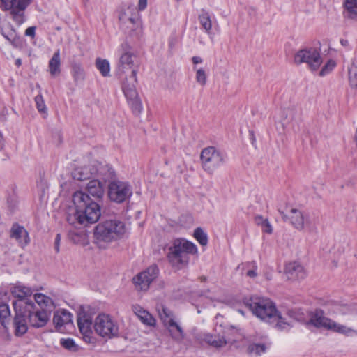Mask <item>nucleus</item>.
<instances>
[{"mask_svg": "<svg viewBox=\"0 0 357 357\" xmlns=\"http://www.w3.org/2000/svg\"><path fill=\"white\" fill-rule=\"evenodd\" d=\"M36 27L33 26L28 27L25 31V36L34 38L36 36Z\"/></svg>", "mask_w": 357, "mask_h": 357, "instance_id": "nucleus-45", "label": "nucleus"}, {"mask_svg": "<svg viewBox=\"0 0 357 357\" xmlns=\"http://www.w3.org/2000/svg\"><path fill=\"white\" fill-rule=\"evenodd\" d=\"M73 206L68 208L66 221L75 227H87L96 223L101 215L100 206L89 194L77 191L73 195Z\"/></svg>", "mask_w": 357, "mask_h": 357, "instance_id": "nucleus-1", "label": "nucleus"}, {"mask_svg": "<svg viewBox=\"0 0 357 357\" xmlns=\"http://www.w3.org/2000/svg\"><path fill=\"white\" fill-rule=\"evenodd\" d=\"M96 66L102 76L107 77L109 75L110 68L107 60L98 58L96 61Z\"/></svg>", "mask_w": 357, "mask_h": 357, "instance_id": "nucleus-32", "label": "nucleus"}, {"mask_svg": "<svg viewBox=\"0 0 357 357\" xmlns=\"http://www.w3.org/2000/svg\"><path fill=\"white\" fill-rule=\"evenodd\" d=\"M288 315L289 317L298 321H303L305 320L303 312H300L299 310H292L288 312Z\"/></svg>", "mask_w": 357, "mask_h": 357, "instance_id": "nucleus-43", "label": "nucleus"}, {"mask_svg": "<svg viewBox=\"0 0 357 357\" xmlns=\"http://www.w3.org/2000/svg\"><path fill=\"white\" fill-rule=\"evenodd\" d=\"M200 280L202 282H205L206 280V278L204 276H202V277H200Z\"/></svg>", "mask_w": 357, "mask_h": 357, "instance_id": "nucleus-56", "label": "nucleus"}, {"mask_svg": "<svg viewBox=\"0 0 357 357\" xmlns=\"http://www.w3.org/2000/svg\"><path fill=\"white\" fill-rule=\"evenodd\" d=\"M197 253L195 244L184 238H176L167 248V258L173 268L181 270L188 265L190 255Z\"/></svg>", "mask_w": 357, "mask_h": 357, "instance_id": "nucleus-3", "label": "nucleus"}, {"mask_svg": "<svg viewBox=\"0 0 357 357\" xmlns=\"http://www.w3.org/2000/svg\"><path fill=\"white\" fill-rule=\"evenodd\" d=\"M131 46L127 42H124L121 45V55L117 66V73L119 75H122L126 73V70L137 69L138 65L135 64L137 56L131 52Z\"/></svg>", "mask_w": 357, "mask_h": 357, "instance_id": "nucleus-14", "label": "nucleus"}, {"mask_svg": "<svg viewBox=\"0 0 357 357\" xmlns=\"http://www.w3.org/2000/svg\"><path fill=\"white\" fill-rule=\"evenodd\" d=\"M198 18L202 28L206 31V32L209 33L212 28L209 13L205 10L202 9L199 14Z\"/></svg>", "mask_w": 357, "mask_h": 357, "instance_id": "nucleus-30", "label": "nucleus"}, {"mask_svg": "<svg viewBox=\"0 0 357 357\" xmlns=\"http://www.w3.org/2000/svg\"><path fill=\"white\" fill-rule=\"evenodd\" d=\"M340 42H341V44H342V45H344V46H345V45H347L348 44V41H347V40H341V41H340Z\"/></svg>", "mask_w": 357, "mask_h": 357, "instance_id": "nucleus-55", "label": "nucleus"}, {"mask_svg": "<svg viewBox=\"0 0 357 357\" xmlns=\"http://www.w3.org/2000/svg\"><path fill=\"white\" fill-rule=\"evenodd\" d=\"M23 301L15 303V317L13 321L14 333L16 336L20 337L28 331L29 321L26 313L24 312Z\"/></svg>", "mask_w": 357, "mask_h": 357, "instance_id": "nucleus-17", "label": "nucleus"}, {"mask_svg": "<svg viewBox=\"0 0 357 357\" xmlns=\"http://www.w3.org/2000/svg\"><path fill=\"white\" fill-rule=\"evenodd\" d=\"M15 64L18 66H20L21 64H22V61H21V59H17L16 61H15Z\"/></svg>", "mask_w": 357, "mask_h": 357, "instance_id": "nucleus-54", "label": "nucleus"}, {"mask_svg": "<svg viewBox=\"0 0 357 357\" xmlns=\"http://www.w3.org/2000/svg\"><path fill=\"white\" fill-rule=\"evenodd\" d=\"M250 135H251V136H252V143H253V142H254V141H255L253 132H250Z\"/></svg>", "mask_w": 357, "mask_h": 357, "instance_id": "nucleus-57", "label": "nucleus"}, {"mask_svg": "<svg viewBox=\"0 0 357 357\" xmlns=\"http://www.w3.org/2000/svg\"><path fill=\"white\" fill-rule=\"evenodd\" d=\"M1 33L13 47H21L22 46L21 38L11 24L2 26L1 28Z\"/></svg>", "mask_w": 357, "mask_h": 357, "instance_id": "nucleus-23", "label": "nucleus"}, {"mask_svg": "<svg viewBox=\"0 0 357 357\" xmlns=\"http://www.w3.org/2000/svg\"><path fill=\"white\" fill-rule=\"evenodd\" d=\"M286 113L287 118L288 117V115H289L291 119H294L296 116V114H298V111L295 108H291L287 109Z\"/></svg>", "mask_w": 357, "mask_h": 357, "instance_id": "nucleus-47", "label": "nucleus"}, {"mask_svg": "<svg viewBox=\"0 0 357 357\" xmlns=\"http://www.w3.org/2000/svg\"><path fill=\"white\" fill-rule=\"evenodd\" d=\"M244 304L260 319L267 322L276 321V326L281 331H287L292 326L291 323L280 315L275 304L268 298L250 297L244 301Z\"/></svg>", "mask_w": 357, "mask_h": 357, "instance_id": "nucleus-2", "label": "nucleus"}, {"mask_svg": "<svg viewBox=\"0 0 357 357\" xmlns=\"http://www.w3.org/2000/svg\"><path fill=\"white\" fill-rule=\"evenodd\" d=\"M33 302L36 303V305H37L38 307H43L41 306L42 304L45 307H47L52 303L50 297L46 296L42 294H36L35 295Z\"/></svg>", "mask_w": 357, "mask_h": 357, "instance_id": "nucleus-35", "label": "nucleus"}, {"mask_svg": "<svg viewBox=\"0 0 357 357\" xmlns=\"http://www.w3.org/2000/svg\"><path fill=\"white\" fill-rule=\"evenodd\" d=\"M278 212L284 222H288L298 231H303L305 228L308 229L310 231L316 230L315 227L311 225L309 217L297 208H291L288 213L280 209Z\"/></svg>", "mask_w": 357, "mask_h": 357, "instance_id": "nucleus-11", "label": "nucleus"}, {"mask_svg": "<svg viewBox=\"0 0 357 357\" xmlns=\"http://www.w3.org/2000/svg\"><path fill=\"white\" fill-rule=\"evenodd\" d=\"M132 195V188L127 182L114 181L109 184L108 195L113 202L122 203L129 199Z\"/></svg>", "mask_w": 357, "mask_h": 357, "instance_id": "nucleus-15", "label": "nucleus"}, {"mask_svg": "<svg viewBox=\"0 0 357 357\" xmlns=\"http://www.w3.org/2000/svg\"><path fill=\"white\" fill-rule=\"evenodd\" d=\"M267 219H264L261 215H256L255 218V222L258 225H263L265 222L267 221Z\"/></svg>", "mask_w": 357, "mask_h": 357, "instance_id": "nucleus-49", "label": "nucleus"}, {"mask_svg": "<svg viewBox=\"0 0 357 357\" xmlns=\"http://www.w3.org/2000/svg\"><path fill=\"white\" fill-rule=\"evenodd\" d=\"M147 6V0H139L138 2V9L139 10H143L146 8Z\"/></svg>", "mask_w": 357, "mask_h": 357, "instance_id": "nucleus-50", "label": "nucleus"}, {"mask_svg": "<svg viewBox=\"0 0 357 357\" xmlns=\"http://www.w3.org/2000/svg\"><path fill=\"white\" fill-rule=\"evenodd\" d=\"M159 275V268L157 265L152 264L146 270L139 273L132 279L134 284L137 289L146 291L150 284L158 278Z\"/></svg>", "mask_w": 357, "mask_h": 357, "instance_id": "nucleus-16", "label": "nucleus"}, {"mask_svg": "<svg viewBox=\"0 0 357 357\" xmlns=\"http://www.w3.org/2000/svg\"><path fill=\"white\" fill-rule=\"evenodd\" d=\"M11 294L17 298L13 301V307H15V303H18L20 301L26 303V305L33 302V300L30 298L33 294L32 290L27 287L22 285L15 286L11 289Z\"/></svg>", "mask_w": 357, "mask_h": 357, "instance_id": "nucleus-19", "label": "nucleus"}, {"mask_svg": "<svg viewBox=\"0 0 357 357\" xmlns=\"http://www.w3.org/2000/svg\"><path fill=\"white\" fill-rule=\"evenodd\" d=\"M200 160L203 169L209 174L225 165L227 161V155L225 152L214 146H208L202 149Z\"/></svg>", "mask_w": 357, "mask_h": 357, "instance_id": "nucleus-6", "label": "nucleus"}, {"mask_svg": "<svg viewBox=\"0 0 357 357\" xmlns=\"http://www.w3.org/2000/svg\"><path fill=\"white\" fill-rule=\"evenodd\" d=\"M132 311L143 324L150 326H153L155 325L156 321L155 318L148 311L143 309L140 305H133Z\"/></svg>", "mask_w": 357, "mask_h": 357, "instance_id": "nucleus-24", "label": "nucleus"}, {"mask_svg": "<svg viewBox=\"0 0 357 357\" xmlns=\"http://www.w3.org/2000/svg\"><path fill=\"white\" fill-rule=\"evenodd\" d=\"M160 317L172 338L176 342H181L185 337L184 331L175 321L173 312L167 307H162Z\"/></svg>", "mask_w": 357, "mask_h": 357, "instance_id": "nucleus-13", "label": "nucleus"}, {"mask_svg": "<svg viewBox=\"0 0 357 357\" xmlns=\"http://www.w3.org/2000/svg\"><path fill=\"white\" fill-rule=\"evenodd\" d=\"M285 273L289 280H302L306 276L303 266L296 261L289 263L285 266Z\"/></svg>", "mask_w": 357, "mask_h": 357, "instance_id": "nucleus-22", "label": "nucleus"}, {"mask_svg": "<svg viewBox=\"0 0 357 357\" xmlns=\"http://www.w3.org/2000/svg\"><path fill=\"white\" fill-rule=\"evenodd\" d=\"M238 312H239L240 313H241L242 314H243V310H238Z\"/></svg>", "mask_w": 357, "mask_h": 357, "instance_id": "nucleus-58", "label": "nucleus"}, {"mask_svg": "<svg viewBox=\"0 0 357 357\" xmlns=\"http://www.w3.org/2000/svg\"><path fill=\"white\" fill-rule=\"evenodd\" d=\"M10 314L9 307L6 303L0 304V323L6 328L7 320Z\"/></svg>", "mask_w": 357, "mask_h": 357, "instance_id": "nucleus-33", "label": "nucleus"}, {"mask_svg": "<svg viewBox=\"0 0 357 357\" xmlns=\"http://www.w3.org/2000/svg\"><path fill=\"white\" fill-rule=\"evenodd\" d=\"M24 312L26 313L29 324L33 328H41L45 326L50 316V310L38 307L34 302L26 305L23 302Z\"/></svg>", "mask_w": 357, "mask_h": 357, "instance_id": "nucleus-10", "label": "nucleus"}, {"mask_svg": "<svg viewBox=\"0 0 357 357\" xmlns=\"http://www.w3.org/2000/svg\"><path fill=\"white\" fill-rule=\"evenodd\" d=\"M195 79L197 82L202 86H204L206 84L207 77L204 69L199 68L196 70Z\"/></svg>", "mask_w": 357, "mask_h": 357, "instance_id": "nucleus-41", "label": "nucleus"}, {"mask_svg": "<svg viewBox=\"0 0 357 357\" xmlns=\"http://www.w3.org/2000/svg\"><path fill=\"white\" fill-rule=\"evenodd\" d=\"M219 328L220 330L218 332L215 328L214 333L204 334L202 340L209 345L216 348L224 347L227 344V341L221 326Z\"/></svg>", "mask_w": 357, "mask_h": 357, "instance_id": "nucleus-20", "label": "nucleus"}, {"mask_svg": "<svg viewBox=\"0 0 357 357\" xmlns=\"http://www.w3.org/2000/svg\"><path fill=\"white\" fill-rule=\"evenodd\" d=\"M31 0H0L2 10L8 11L10 18L20 26L26 21L25 10Z\"/></svg>", "mask_w": 357, "mask_h": 357, "instance_id": "nucleus-9", "label": "nucleus"}, {"mask_svg": "<svg viewBox=\"0 0 357 357\" xmlns=\"http://www.w3.org/2000/svg\"><path fill=\"white\" fill-rule=\"evenodd\" d=\"M249 265L252 267V269L247 271L245 274L247 276H248L250 278H255L257 275V267L255 262H252Z\"/></svg>", "mask_w": 357, "mask_h": 357, "instance_id": "nucleus-44", "label": "nucleus"}, {"mask_svg": "<svg viewBox=\"0 0 357 357\" xmlns=\"http://www.w3.org/2000/svg\"><path fill=\"white\" fill-rule=\"evenodd\" d=\"M309 323L317 328H324L346 336L357 335L356 330L337 323L325 317L324 312L321 309H316L310 312Z\"/></svg>", "mask_w": 357, "mask_h": 357, "instance_id": "nucleus-4", "label": "nucleus"}, {"mask_svg": "<svg viewBox=\"0 0 357 357\" xmlns=\"http://www.w3.org/2000/svg\"><path fill=\"white\" fill-rule=\"evenodd\" d=\"M3 145H4V143H3V135H2L1 132H0V151L2 150Z\"/></svg>", "mask_w": 357, "mask_h": 357, "instance_id": "nucleus-53", "label": "nucleus"}, {"mask_svg": "<svg viewBox=\"0 0 357 357\" xmlns=\"http://www.w3.org/2000/svg\"><path fill=\"white\" fill-rule=\"evenodd\" d=\"M127 100L132 112L135 114L138 115L139 114L141 113L142 110V105L141 100H139L138 96L134 98H128L127 99Z\"/></svg>", "mask_w": 357, "mask_h": 357, "instance_id": "nucleus-34", "label": "nucleus"}, {"mask_svg": "<svg viewBox=\"0 0 357 357\" xmlns=\"http://www.w3.org/2000/svg\"><path fill=\"white\" fill-rule=\"evenodd\" d=\"M49 72L52 77H56L61 73L60 51L55 52L48 63Z\"/></svg>", "mask_w": 357, "mask_h": 357, "instance_id": "nucleus-26", "label": "nucleus"}, {"mask_svg": "<svg viewBox=\"0 0 357 357\" xmlns=\"http://www.w3.org/2000/svg\"><path fill=\"white\" fill-rule=\"evenodd\" d=\"M72 321V314L66 310L56 312L53 317L54 324L56 327H61L70 323Z\"/></svg>", "mask_w": 357, "mask_h": 357, "instance_id": "nucleus-27", "label": "nucleus"}, {"mask_svg": "<svg viewBox=\"0 0 357 357\" xmlns=\"http://www.w3.org/2000/svg\"><path fill=\"white\" fill-rule=\"evenodd\" d=\"M60 344L63 348L69 351H75L77 350V345L71 338H62L60 341Z\"/></svg>", "mask_w": 357, "mask_h": 357, "instance_id": "nucleus-38", "label": "nucleus"}, {"mask_svg": "<svg viewBox=\"0 0 357 357\" xmlns=\"http://www.w3.org/2000/svg\"><path fill=\"white\" fill-rule=\"evenodd\" d=\"M93 328L97 335L105 340L116 337L119 335L117 322L109 314L101 313L93 321Z\"/></svg>", "mask_w": 357, "mask_h": 357, "instance_id": "nucleus-7", "label": "nucleus"}, {"mask_svg": "<svg viewBox=\"0 0 357 357\" xmlns=\"http://www.w3.org/2000/svg\"><path fill=\"white\" fill-rule=\"evenodd\" d=\"M264 222H265V223L261 226L263 231L266 232L267 234H272L273 229H272V226L271 225L270 222H268V220L264 221Z\"/></svg>", "mask_w": 357, "mask_h": 357, "instance_id": "nucleus-46", "label": "nucleus"}, {"mask_svg": "<svg viewBox=\"0 0 357 357\" xmlns=\"http://www.w3.org/2000/svg\"><path fill=\"white\" fill-rule=\"evenodd\" d=\"M343 6L344 17L352 20L357 18V0H344Z\"/></svg>", "mask_w": 357, "mask_h": 357, "instance_id": "nucleus-28", "label": "nucleus"}, {"mask_svg": "<svg viewBox=\"0 0 357 357\" xmlns=\"http://www.w3.org/2000/svg\"><path fill=\"white\" fill-rule=\"evenodd\" d=\"M93 312L89 306H81L77 312V322L83 340L89 344H94L96 338L93 336L92 328Z\"/></svg>", "mask_w": 357, "mask_h": 357, "instance_id": "nucleus-8", "label": "nucleus"}, {"mask_svg": "<svg viewBox=\"0 0 357 357\" xmlns=\"http://www.w3.org/2000/svg\"><path fill=\"white\" fill-rule=\"evenodd\" d=\"M192 61L194 64H198L202 63L203 60L200 56H195L192 58Z\"/></svg>", "mask_w": 357, "mask_h": 357, "instance_id": "nucleus-51", "label": "nucleus"}, {"mask_svg": "<svg viewBox=\"0 0 357 357\" xmlns=\"http://www.w3.org/2000/svg\"><path fill=\"white\" fill-rule=\"evenodd\" d=\"M35 102L38 110L40 112H45L47 110L43 98L41 94H39L35 97Z\"/></svg>", "mask_w": 357, "mask_h": 357, "instance_id": "nucleus-42", "label": "nucleus"}, {"mask_svg": "<svg viewBox=\"0 0 357 357\" xmlns=\"http://www.w3.org/2000/svg\"><path fill=\"white\" fill-rule=\"evenodd\" d=\"M194 237L202 245H206L208 243L207 234L200 227H197L194 231Z\"/></svg>", "mask_w": 357, "mask_h": 357, "instance_id": "nucleus-36", "label": "nucleus"}, {"mask_svg": "<svg viewBox=\"0 0 357 357\" xmlns=\"http://www.w3.org/2000/svg\"><path fill=\"white\" fill-rule=\"evenodd\" d=\"M336 63L335 62L331 59L328 61V62L322 67L321 70L319 72V76L324 77L326 75L329 74L333 69L335 68Z\"/></svg>", "mask_w": 357, "mask_h": 357, "instance_id": "nucleus-39", "label": "nucleus"}, {"mask_svg": "<svg viewBox=\"0 0 357 357\" xmlns=\"http://www.w3.org/2000/svg\"><path fill=\"white\" fill-rule=\"evenodd\" d=\"M100 174L104 175V180L109 181L113 178L115 176V172L112 168V167L109 165H106L100 171Z\"/></svg>", "mask_w": 357, "mask_h": 357, "instance_id": "nucleus-40", "label": "nucleus"}, {"mask_svg": "<svg viewBox=\"0 0 357 357\" xmlns=\"http://www.w3.org/2000/svg\"><path fill=\"white\" fill-rule=\"evenodd\" d=\"M74 178L78 180H84L86 178V177L83 176L82 174L79 172L75 173Z\"/></svg>", "mask_w": 357, "mask_h": 357, "instance_id": "nucleus-52", "label": "nucleus"}, {"mask_svg": "<svg viewBox=\"0 0 357 357\" xmlns=\"http://www.w3.org/2000/svg\"><path fill=\"white\" fill-rule=\"evenodd\" d=\"M60 241H61V235L60 234H58L55 238L54 241V250L56 253L59 252V246H60Z\"/></svg>", "mask_w": 357, "mask_h": 357, "instance_id": "nucleus-48", "label": "nucleus"}, {"mask_svg": "<svg viewBox=\"0 0 357 357\" xmlns=\"http://www.w3.org/2000/svg\"><path fill=\"white\" fill-rule=\"evenodd\" d=\"M137 70L133 69L128 78H126V82L123 84V91L126 99L134 98L138 96L136 90L135 84L137 82Z\"/></svg>", "mask_w": 357, "mask_h": 357, "instance_id": "nucleus-21", "label": "nucleus"}, {"mask_svg": "<svg viewBox=\"0 0 357 357\" xmlns=\"http://www.w3.org/2000/svg\"><path fill=\"white\" fill-rule=\"evenodd\" d=\"M349 80L351 87L357 88V66L354 63L349 68Z\"/></svg>", "mask_w": 357, "mask_h": 357, "instance_id": "nucleus-37", "label": "nucleus"}, {"mask_svg": "<svg viewBox=\"0 0 357 357\" xmlns=\"http://www.w3.org/2000/svg\"><path fill=\"white\" fill-rule=\"evenodd\" d=\"M294 63L297 65L306 63L312 71H316L322 63L319 51L315 47H307L298 50L294 57Z\"/></svg>", "mask_w": 357, "mask_h": 357, "instance_id": "nucleus-12", "label": "nucleus"}, {"mask_svg": "<svg viewBox=\"0 0 357 357\" xmlns=\"http://www.w3.org/2000/svg\"><path fill=\"white\" fill-rule=\"evenodd\" d=\"M88 193L96 199H101L104 195V189L102 183L98 180H91L86 185Z\"/></svg>", "mask_w": 357, "mask_h": 357, "instance_id": "nucleus-25", "label": "nucleus"}, {"mask_svg": "<svg viewBox=\"0 0 357 357\" xmlns=\"http://www.w3.org/2000/svg\"><path fill=\"white\" fill-rule=\"evenodd\" d=\"M74 81L76 83L82 82L85 77V73L83 68L78 63H74L72 66L71 71Z\"/></svg>", "mask_w": 357, "mask_h": 357, "instance_id": "nucleus-31", "label": "nucleus"}, {"mask_svg": "<svg viewBox=\"0 0 357 357\" xmlns=\"http://www.w3.org/2000/svg\"><path fill=\"white\" fill-rule=\"evenodd\" d=\"M10 237L15 239L22 248L26 246L30 242L28 231L18 223H14L12 225L10 230Z\"/></svg>", "mask_w": 357, "mask_h": 357, "instance_id": "nucleus-18", "label": "nucleus"}, {"mask_svg": "<svg viewBox=\"0 0 357 357\" xmlns=\"http://www.w3.org/2000/svg\"><path fill=\"white\" fill-rule=\"evenodd\" d=\"M126 231L125 224L119 220H107L99 223L95 228L96 240L111 242L121 237Z\"/></svg>", "mask_w": 357, "mask_h": 357, "instance_id": "nucleus-5", "label": "nucleus"}, {"mask_svg": "<svg viewBox=\"0 0 357 357\" xmlns=\"http://www.w3.org/2000/svg\"><path fill=\"white\" fill-rule=\"evenodd\" d=\"M269 347L268 343H252L248 345L247 351L252 356H257L265 353Z\"/></svg>", "mask_w": 357, "mask_h": 357, "instance_id": "nucleus-29", "label": "nucleus"}]
</instances>
